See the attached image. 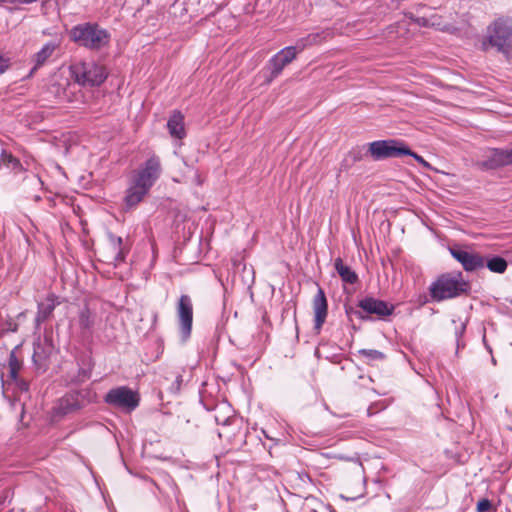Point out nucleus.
Instances as JSON below:
<instances>
[{"mask_svg": "<svg viewBox=\"0 0 512 512\" xmlns=\"http://www.w3.org/2000/svg\"><path fill=\"white\" fill-rule=\"evenodd\" d=\"M402 155L412 156L418 163L422 164L423 166H428V163L423 159V157L412 152L411 150H410V153H402Z\"/></svg>", "mask_w": 512, "mask_h": 512, "instance_id": "29", "label": "nucleus"}, {"mask_svg": "<svg viewBox=\"0 0 512 512\" xmlns=\"http://www.w3.org/2000/svg\"><path fill=\"white\" fill-rule=\"evenodd\" d=\"M77 323L82 331H87L93 326V315L87 307H83L80 310Z\"/></svg>", "mask_w": 512, "mask_h": 512, "instance_id": "21", "label": "nucleus"}, {"mask_svg": "<svg viewBox=\"0 0 512 512\" xmlns=\"http://www.w3.org/2000/svg\"><path fill=\"white\" fill-rule=\"evenodd\" d=\"M109 241L115 252V261H123L125 258V252L122 248V238L109 235Z\"/></svg>", "mask_w": 512, "mask_h": 512, "instance_id": "22", "label": "nucleus"}, {"mask_svg": "<svg viewBox=\"0 0 512 512\" xmlns=\"http://www.w3.org/2000/svg\"><path fill=\"white\" fill-rule=\"evenodd\" d=\"M451 255L462 264L466 271H475L485 267V258L460 248H450Z\"/></svg>", "mask_w": 512, "mask_h": 512, "instance_id": "10", "label": "nucleus"}, {"mask_svg": "<svg viewBox=\"0 0 512 512\" xmlns=\"http://www.w3.org/2000/svg\"><path fill=\"white\" fill-rule=\"evenodd\" d=\"M506 152H507L508 164L511 165L512 164V148L506 150Z\"/></svg>", "mask_w": 512, "mask_h": 512, "instance_id": "36", "label": "nucleus"}, {"mask_svg": "<svg viewBox=\"0 0 512 512\" xmlns=\"http://www.w3.org/2000/svg\"><path fill=\"white\" fill-rule=\"evenodd\" d=\"M506 152H507L508 164L511 165L512 164V148L506 150Z\"/></svg>", "mask_w": 512, "mask_h": 512, "instance_id": "37", "label": "nucleus"}, {"mask_svg": "<svg viewBox=\"0 0 512 512\" xmlns=\"http://www.w3.org/2000/svg\"><path fill=\"white\" fill-rule=\"evenodd\" d=\"M223 408H224V409H227L229 412H232L231 408H230V407H228V406H224Z\"/></svg>", "mask_w": 512, "mask_h": 512, "instance_id": "39", "label": "nucleus"}, {"mask_svg": "<svg viewBox=\"0 0 512 512\" xmlns=\"http://www.w3.org/2000/svg\"><path fill=\"white\" fill-rule=\"evenodd\" d=\"M2 160L4 162L7 161L8 163H13V167L19 164L17 159H15L11 154H7L6 152L2 153Z\"/></svg>", "mask_w": 512, "mask_h": 512, "instance_id": "28", "label": "nucleus"}, {"mask_svg": "<svg viewBox=\"0 0 512 512\" xmlns=\"http://www.w3.org/2000/svg\"><path fill=\"white\" fill-rule=\"evenodd\" d=\"M160 174L161 164L159 158L152 156L147 159L134 173L126 190L124 204L127 209H132L143 201L160 177Z\"/></svg>", "mask_w": 512, "mask_h": 512, "instance_id": "1", "label": "nucleus"}, {"mask_svg": "<svg viewBox=\"0 0 512 512\" xmlns=\"http://www.w3.org/2000/svg\"><path fill=\"white\" fill-rule=\"evenodd\" d=\"M177 314L180 322V333L185 341L189 338L192 330L193 308L188 295H182L179 299Z\"/></svg>", "mask_w": 512, "mask_h": 512, "instance_id": "8", "label": "nucleus"}, {"mask_svg": "<svg viewBox=\"0 0 512 512\" xmlns=\"http://www.w3.org/2000/svg\"><path fill=\"white\" fill-rule=\"evenodd\" d=\"M38 0H16V8H18L21 5H27L34 2H37Z\"/></svg>", "mask_w": 512, "mask_h": 512, "instance_id": "33", "label": "nucleus"}, {"mask_svg": "<svg viewBox=\"0 0 512 512\" xmlns=\"http://www.w3.org/2000/svg\"><path fill=\"white\" fill-rule=\"evenodd\" d=\"M105 403L125 412H131L139 405L137 392L126 386L111 389L104 397Z\"/></svg>", "mask_w": 512, "mask_h": 512, "instance_id": "6", "label": "nucleus"}, {"mask_svg": "<svg viewBox=\"0 0 512 512\" xmlns=\"http://www.w3.org/2000/svg\"><path fill=\"white\" fill-rule=\"evenodd\" d=\"M508 164L507 152L503 149H493L490 151L488 160L484 162V166L488 169H494Z\"/></svg>", "mask_w": 512, "mask_h": 512, "instance_id": "17", "label": "nucleus"}, {"mask_svg": "<svg viewBox=\"0 0 512 512\" xmlns=\"http://www.w3.org/2000/svg\"><path fill=\"white\" fill-rule=\"evenodd\" d=\"M491 509V502L488 499H482L477 504L478 512H487Z\"/></svg>", "mask_w": 512, "mask_h": 512, "instance_id": "26", "label": "nucleus"}, {"mask_svg": "<svg viewBox=\"0 0 512 512\" xmlns=\"http://www.w3.org/2000/svg\"><path fill=\"white\" fill-rule=\"evenodd\" d=\"M506 152H507L508 164L511 165L512 164V148L506 150Z\"/></svg>", "mask_w": 512, "mask_h": 512, "instance_id": "35", "label": "nucleus"}, {"mask_svg": "<svg viewBox=\"0 0 512 512\" xmlns=\"http://www.w3.org/2000/svg\"><path fill=\"white\" fill-rule=\"evenodd\" d=\"M467 290V283L461 274H443L434 281L429 288L430 296L434 301L455 298Z\"/></svg>", "mask_w": 512, "mask_h": 512, "instance_id": "2", "label": "nucleus"}, {"mask_svg": "<svg viewBox=\"0 0 512 512\" xmlns=\"http://www.w3.org/2000/svg\"><path fill=\"white\" fill-rule=\"evenodd\" d=\"M369 153L374 160H382L410 153V149L396 140H378L369 144Z\"/></svg>", "mask_w": 512, "mask_h": 512, "instance_id": "7", "label": "nucleus"}, {"mask_svg": "<svg viewBox=\"0 0 512 512\" xmlns=\"http://www.w3.org/2000/svg\"><path fill=\"white\" fill-rule=\"evenodd\" d=\"M58 47V44L55 42H48L46 43L40 51H38L34 57L33 61L35 62L34 69H37L38 67L42 66L46 63V61L53 55L54 51Z\"/></svg>", "mask_w": 512, "mask_h": 512, "instance_id": "18", "label": "nucleus"}, {"mask_svg": "<svg viewBox=\"0 0 512 512\" xmlns=\"http://www.w3.org/2000/svg\"><path fill=\"white\" fill-rule=\"evenodd\" d=\"M330 35H331V33L329 31H320V32L310 33L306 37L299 39L295 45L297 46L298 51L302 52L307 47L321 44Z\"/></svg>", "mask_w": 512, "mask_h": 512, "instance_id": "15", "label": "nucleus"}, {"mask_svg": "<svg viewBox=\"0 0 512 512\" xmlns=\"http://www.w3.org/2000/svg\"><path fill=\"white\" fill-rule=\"evenodd\" d=\"M69 70L75 82L82 86L100 85L107 78L105 67L93 61L76 62L70 66Z\"/></svg>", "mask_w": 512, "mask_h": 512, "instance_id": "5", "label": "nucleus"}, {"mask_svg": "<svg viewBox=\"0 0 512 512\" xmlns=\"http://www.w3.org/2000/svg\"><path fill=\"white\" fill-rule=\"evenodd\" d=\"M0 5H11V8L16 9V0H0Z\"/></svg>", "mask_w": 512, "mask_h": 512, "instance_id": "32", "label": "nucleus"}, {"mask_svg": "<svg viewBox=\"0 0 512 512\" xmlns=\"http://www.w3.org/2000/svg\"><path fill=\"white\" fill-rule=\"evenodd\" d=\"M59 86H61V89H57L55 92V95L60 100L64 101H70V95L69 92L74 88L73 85H71L67 79H65L64 83H59Z\"/></svg>", "mask_w": 512, "mask_h": 512, "instance_id": "24", "label": "nucleus"}, {"mask_svg": "<svg viewBox=\"0 0 512 512\" xmlns=\"http://www.w3.org/2000/svg\"><path fill=\"white\" fill-rule=\"evenodd\" d=\"M359 354L368 362L381 361L385 358L382 352L374 349H361L359 350Z\"/></svg>", "mask_w": 512, "mask_h": 512, "instance_id": "23", "label": "nucleus"}, {"mask_svg": "<svg viewBox=\"0 0 512 512\" xmlns=\"http://www.w3.org/2000/svg\"><path fill=\"white\" fill-rule=\"evenodd\" d=\"M71 39L90 49H101L108 45L110 34L96 24H82L73 27L70 31Z\"/></svg>", "mask_w": 512, "mask_h": 512, "instance_id": "3", "label": "nucleus"}, {"mask_svg": "<svg viewBox=\"0 0 512 512\" xmlns=\"http://www.w3.org/2000/svg\"><path fill=\"white\" fill-rule=\"evenodd\" d=\"M38 356H40V355H39L38 351L35 349L33 357L36 358Z\"/></svg>", "mask_w": 512, "mask_h": 512, "instance_id": "38", "label": "nucleus"}, {"mask_svg": "<svg viewBox=\"0 0 512 512\" xmlns=\"http://www.w3.org/2000/svg\"><path fill=\"white\" fill-rule=\"evenodd\" d=\"M485 266L493 273L502 274L508 267L507 261L499 256H493L485 260Z\"/></svg>", "mask_w": 512, "mask_h": 512, "instance_id": "20", "label": "nucleus"}, {"mask_svg": "<svg viewBox=\"0 0 512 512\" xmlns=\"http://www.w3.org/2000/svg\"><path fill=\"white\" fill-rule=\"evenodd\" d=\"M328 304L324 291L318 288V291L313 299L314 310V328L319 332L327 317Z\"/></svg>", "mask_w": 512, "mask_h": 512, "instance_id": "11", "label": "nucleus"}, {"mask_svg": "<svg viewBox=\"0 0 512 512\" xmlns=\"http://www.w3.org/2000/svg\"><path fill=\"white\" fill-rule=\"evenodd\" d=\"M167 128L169 134L176 139L185 137L184 116L179 111H174L168 119Z\"/></svg>", "mask_w": 512, "mask_h": 512, "instance_id": "14", "label": "nucleus"}, {"mask_svg": "<svg viewBox=\"0 0 512 512\" xmlns=\"http://www.w3.org/2000/svg\"><path fill=\"white\" fill-rule=\"evenodd\" d=\"M215 420L218 424L229 425L231 423V417L227 416L226 418L220 417L218 414L215 415Z\"/></svg>", "mask_w": 512, "mask_h": 512, "instance_id": "31", "label": "nucleus"}, {"mask_svg": "<svg viewBox=\"0 0 512 512\" xmlns=\"http://www.w3.org/2000/svg\"><path fill=\"white\" fill-rule=\"evenodd\" d=\"M359 306L366 313L376 314L379 317L388 316L392 313L393 310V308L389 307L387 303L373 298H367L362 300Z\"/></svg>", "mask_w": 512, "mask_h": 512, "instance_id": "13", "label": "nucleus"}, {"mask_svg": "<svg viewBox=\"0 0 512 512\" xmlns=\"http://www.w3.org/2000/svg\"><path fill=\"white\" fill-rule=\"evenodd\" d=\"M335 269L344 282L354 284L357 281L356 273L350 267L344 265L342 259L337 258L335 260Z\"/></svg>", "mask_w": 512, "mask_h": 512, "instance_id": "19", "label": "nucleus"}, {"mask_svg": "<svg viewBox=\"0 0 512 512\" xmlns=\"http://www.w3.org/2000/svg\"><path fill=\"white\" fill-rule=\"evenodd\" d=\"M79 393H71L62 397L57 405L54 407V411L57 415H66L79 410L82 407Z\"/></svg>", "mask_w": 512, "mask_h": 512, "instance_id": "12", "label": "nucleus"}, {"mask_svg": "<svg viewBox=\"0 0 512 512\" xmlns=\"http://www.w3.org/2000/svg\"><path fill=\"white\" fill-rule=\"evenodd\" d=\"M488 46L495 47L504 54L512 50V25L509 21L499 19L488 27L483 47L487 49Z\"/></svg>", "mask_w": 512, "mask_h": 512, "instance_id": "4", "label": "nucleus"}, {"mask_svg": "<svg viewBox=\"0 0 512 512\" xmlns=\"http://www.w3.org/2000/svg\"><path fill=\"white\" fill-rule=\"evenodd\" d=\"M9 368L11 377L15 379L20 369V364L16 359L14 352H12L10 355Z\"/></svg>", "mask_w": 512, "mask_h": 512, "instance_id": "25", "label": "nucleus"}, {"mask_svg": "<svg viewBox=\"0 0 512 512\" xmlns=\"http://www.w3.org/2000/svg\"><path fill=\"white\" fill-rule=\"evenodd\" d=\"M10 65V59L0 52V74L4 73Z\"/></svg>", "mask_w": 512, "mask_h": 512, "instance_id": "27", "label": "nucleus"}, {"mask_svg": "<svg viewBox=\"0 0 512 512\" xmlns=\"http://www.w3.org/2000/svg\"><path fill=\"white\" fill-rule=\"evenodd\" d=\"M418 23L423 26H436L437 25L434 18H431V19L421 18V19H418Z\"/></svg>", "mask_w": 512, "mask_h": 512, "instance_id": "30", "label": "nucleus"}, {"mask_svg": "<svg viewBox=\"0 0 512 512\" xmlns=\"http://www.w3.org/2000/svg\"><path fill=\"white\" fill-rule=\"evenodd\" d=\"M56 304V297L53 294L48 295L45 301L38 304V312L35 318L37 326L52 314Z\"/></svg>", "mask_w": 512, "mask_h": 512, "instance_id": "16", "label": "nucleus"}, {"mask_svg": "<svg viewBox=\"0 0 512 512\" xmlns=\"http://www.w3.org/2000/svg\"><path fill=\"white\" fill-rule=\"evenodd\" d=\"M181 382H182V376L179 375L176 378V386H175V391L176 392L179 391Z\"/></svg>", "mask_w": 512, "mask_h": 512, "instance_id": "34", "label": "nucleus"}, {"mask_svg": "<svg viewBox=\"0 0 512 512\" xmlns=\"http://www.w3.org/2000/svg\"><path fill=\"white\" fill-rule=\"evenodd\" d=\"M298 53H300V51H298L297 46L294 45L285 47L282 50H280L276 55H274L272 59L269 61V67L271 70L269 81L278 77L282 70L284 69V67L291 63L296 58Z\"/></svg>", "mask_w": 512, "mask_h": 512, "instance_id": "9", "label": "nucleus"}]
</instances>
